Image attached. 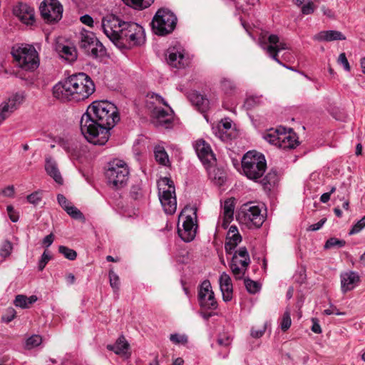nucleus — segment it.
<instances>
[{
    "label": "nucleus",
    "mask_w": 365,
    "mask_h": 365,
    "mask_svg": "<svg viewBox=\"0 0 365 365\" xmlns=\"http://www.w3.org/2000/svg\"><path fill=\"white\" fill-rule=\"evenodd\" d=\"M57 200L61 207L65 210L66 207H69L72 203L69 202L66 197L61 194L57 195Z\"/></svg>",
    "instance_id": "nucleus-56"
},
{
    "label": "nucleus",
    "mask_w": 365,
    "mask_h": 365,
    "mask_svg": "<svg viewBox=\"0 0 365 365\" xmlns=\"http://www.w3.org/2000/svg\"><path fill=\"white\" fill-rule=\"evenodd\" d=\"M338 63L343 66L345 71H350V65L344 53H341L339 54L338 58Z\"/></svg>",
    "instance_id": "nucleus-53"
},
{
    "label": "nucleus",
    "mask_w": 365,
    "mask_h": 365,
    "mask_svg": "<svg viewBox=\"0 0 365 365\" xmlns=\"http://www.w3.org/2000/svg\"><path fill=\"white\" fill-rule=\"evenodd\" d=\"M120 120L118 108L108 101H93L81 116V131L88 142L105 145L110 137V130Z\"/></svg>",
    "instance_id": "nucleus-1"
},
{
    "label": "nucleus",
    "mask_w": 365,
    "mask_h": 365,
    "mask_svg": "<svg viewBox=\"0 0 365 365\" xmlns=\"http://www.w3.org/2000/svg\"><path fill=\"white\" fill-rule=\"evenodd\" d=\"M200 305L205 309H216L217 303L212 290L211 284L208 280L203 281L198 291Z\"/></svg>",
    "instance_id": "nucleus-17"
},
{
    "label": "nucleus",
    "mask_w": 365,
    "mask_h": 365,
    "mask_svg": "<svg viewBox=\"0 0 365 365\" xmlns=\"http://www.w3.org/2000/svg\"><path fill=\"white\" fill-rule=\"evenodd\" d=\"M28 300L27 297L22 294H19L16 297L14 300V304L16 307H21L22 309L28 308Z\"/></svg>",
    "instance_id": "nucleus-51"
},
{
    "label": "nucleus",
    "mask_w": 365,
    "mask_h": 365,
    "mask_svg": "<svg viewBox=\"0 0 365 365\" xmlns=\"http://www.w3.org/2000/svg\"><path fill=\"white\" fill-rule=\"evenodd\" d=\"M315 6L312 1H308L302 7V12L304 15L311 14L314 11Z\"/></svg>",
    "instance_id": "nucleus-55"
},
{
    "label": "nucleus",
    "mask_w": 365,
    "mask_h": 365,
    "mask_svg": "<svg viewBox=\"0 0 365 365\" xmlns=\"http://www.w3.org/2000/svg\"><path fill=\"white\" fill-rule=\"evenodd\" d=\"M13 250V245L9 240H5L0 246V256L2 257H9Z\"/></svg>",
    "instance_id": "nucleus-42"
},
{
    "label": "nucleus",
    "mask_w": 365,
    "mask_h": 365,
    "mask_svg": "<svg viewBox=\"0 0 365 365\" xmlns=\"http://www.w3.org/2000/svg\"><path fill=\"white\" fill-rule=\"evenodd\" d=\"M266 98L262 96H251L247 97L244 103V106L246 109L250 110L257 106L263 104Z\"/></svg>",
    "instance_id": "nucleus-34"
},
{
    "label": "nucleus",
    "mask_w": 365,
    "mask_h": 365,
    "mask_svg": "<svg viewBox=\"0 0 365 365\" xmlns=\"http://www.w3.org/2000/svg\"><path fill=\"white\" fill-rule=\"evenodd\" d=\"M283 132L277 147L282 149H292L297 145V140L294 133L287 132L285 128H282Z\"/></svg>",
    "instance_id": "nucleus-25"
},
{
    "label": "nucleus",
    "mask_w": 365,
    "mask_h": 365,
    "mask_svg": "<svg viewBox=\"0 0 365 365\" xmlns=\"http://www.w3.org/2000/svg\"><path fill=\"white\" fill-rule=\"evenodd\" d=\"M42 200V194L39 191L34 192L27 196V201L34 205H38Z\"/></svg>",
    "instance_id": "nucleus-50"
},
{
    "label": "nucleus",
    "mask_w": 365,
    "mask_h": 365,
    "mask_svg": "<svg viewBox=\"0 0 365 365\" xmlns=\"http://www.w3.org/2000/svg\"><path fill=\"white\" fill-rule=\"evenodd\" d=\"M101 27L106 36L119 48L140 46L145 40V31L140 25L123 21L114 15L103 18Z\"/></svg>",
    "instance_id": "nucleus-2"
},
{
    "label": "nucleus",
    "mask_w": 365,
    "mask_h": 365,
    "mask_svg": "<svg viewBox=\"0 0 365 365\" xmlns=\"http://www.w3.org/2000/svg\"><path fill=\"white\" fill-rule=\"evenodd\" d=\"M51 259V256L50 255V254L48 252L44 251L38 263V270L42 271Z\"/></svg>",
    "instance_id": "nucleus-52"
},
{
    "label": "nucleus",
    "mask_w": 365,
    "mask_h": 365,
    "mask_svg": "<svg viewBox=\"0 0 365 365\" xmlns=\"http://www.w3.org/2000/svg\"><path fill=\"white\" fill-rule=\"evenodd\" d=\"M80 20L85 25H87L90 27L93 26V19L91 16L88 14L81 16Z\"/></svg>",
    "instance_id": "nucleus-60"
},
{
    "label": "nucleus",
    "mask_w": 365,
    "mask_h": 365,
    "mask_svg": "<svg viewBox=\"0 0 365 365\" xmlns=\"http://www.w3.org/2000/svg\"><path fill=\"white\" fill-rule=\"evenodd\" d=\"M155 159L158 164L165 167H170L171 163L165 149L162 145L154 147Z\"/></svg>",
    "instance_id": "nucleus-27"
},
{
    "label": "nucleus",
    "mask_w": 365,
    "mask_h": 365,
    "mask_svg": "<svg viewBox=\"0 0 365 365\" xmlns=\"http://www.w3.org/2000/svg\"><path fill=\"white\" fill-rule=\"evenodd\" d=\"M45 169L48 175H50L58 184L63 183V178L59 172L56 162L51 157L46 159Z\"/></svg>",
    "instance_id": "nucleus-26"
},
{
    "label": "nucleus",
    "mask_w": 365,
    "mask_h": 365,
    "mask_svg": "<svg viewBox=\"0 0 365 365\" xmlns=\"http://www.w3.org/2000/svg\"><path fill=\"white\" fill-rule=\"evenodd\" d=\"M6 210L10 220L13 222H16L19 220V215L15 212L14 207L12 205H8L6 207Z\"/></svg>",
    "instance_id": "nucleus-57"
},
{
    "label": "nucleus",
    "mask_w": 365,
    "mask_h": 365,
    "mask_svg": "<svg viewBox=\"0 0 365 365\" xmlns=\"http://www.w3.org/2000/svg\"><path fill=\"white\" fill-rule=\"evenodd\" d=\"M313 39L317 41H343L346 39V36L341 31L328 30L322 31L315 34Z\"/></svg>",
    "instance_id": "nucleus-24"
},
{
    "label": "nucleus",
    "mask_w": 365,
    "mask_h": 365,
    "mask_svg": "<svg viewBox=\"0 0 365 365\" xmlns=\"http://www.w3.org/2000/svg\"><path fill=\"white\" fill-rule=\"evenodd\" d=\"M235 207V200L234 198H228L225 200L222 205V212L220 216L217 226L227 229L229 224L233 220L234 210Z\"/></svg>",
    "instance_id": "nucleus-21"
},
{
    "label": "nucleus",
    "mask_w": 365,
    "mask_h": 365,
    "mask_svg": "<svg viewBox=\"0 0 365 365\" xmlns=\"http://www.w3.org/2000/svg\"><path fill=\"white\" fill-rule=\"evenodd\" d=\"M58 251L61 254H62L66 258L69 260H74L77 257V253L75 250L70 249L66 246H59Z\"/></svg>",
    "instance_id": "nucleus-43"
},
{
    "label": "nucleus",
    "mask_w": 365,
    "mask_h": 365,
    "mask_svg": "<svg viewBox=\"0 0 365 365\" xmlns=\"http://www.w3.org/2000/svg\"><path fill=\"white\" fill-rule=\"evenodd\" d=\"M219 284L223 300L230 302L232 299V284L230 277L226 272L222 273Z\"/></svg>",
    "instance_id": "nucleus-23"
},
{
    "label": "nucleus",
    "mask_w": 365,
    "mask_h": 365,
    "mask_svg": "<svg viewBox=\"0 0 365 365\" xmlns=\"http://www.w3.org/2000/svg\"><path fill=\"white\" fill-rule=\"evenodd\" d=\"M278 180L277 173L276 171L271 170L262 179V183L265 186L274 185Z\"/></svg>",
    "instance_id": "nucleus-39"
},
{
    "label": "nucleus",
    "mask_w": 365,
    "mask_h": 365,
    "mask_svg": "<svg viewBox=\"0 0 365 365\" xmlns=\"http://www.w3.org/2000/svg\"><path fill=\"white\" fill-rule=\"evenodd\" d=\"M365 227V215L356 223H355L351 230L349 231V235H354L359 232Z\"/></svg>",
    "instance_id": "nucleus-49"
},
{
    "label": "nucleus",
    "mask_w": 365,
    "mask_h": 365,
    "mask_svg": "<svg viewBox=\"0 0 365 365\" xmlns=\"http://www.w3.org/2000/svg\"><path fill=\"white\" fill-rule=\"evenodd\" d=\"M326 221H327L326 218L321 219L318 222L311 225L309 227V230H311V231L319 230V229H321L322 227V226L326 222Z\"/></svg>",
    "instance_id": "nucleus-61"
},
{
    "label": "nucleus",
    "mask_w": 365,
    "mask_h": 365,
    "mask_svg": "<svg viewBox=\"0 0 365 365\" xmlns=\"http://www.w3.org/2000/svg\"><path fill=\"white\" fill-rule=\"evenodd\" d=\"M269 45L265 42L259 41L260 46L266 51L268 56L277 62L279 64L286 67L287 68L295 71L292 67H288L283 64L277 57L278 53L281 51L289 49V46L284 41H280L279 37L274 34H271L268 37Z\"/></svg>",
    "instance_id": "nucleus-14"
},
{
    "label": "nucleus",
    "mask_w": 365,
    "mask_h": 365,
    "mask_svg": "<svg viewBox=\"0 0 365 365\" xmlns=\"http://www.w3.org/2000/svg\"><path fill=\"white\" fill-rule=\"evenodd\" d=\"M244 174L250 180H257L264 175L267 164L264 156L256 151H248L242 159Z\"/></svg>",
    "instance_id": "nucleus-6"
},
{
    "label": "nucleus",
    "mask_w": 365,
    "mask_h": 365,
    "mask_svg": "<svg viewBox=\"0 0 365 365\" xmlns=\"http://www.w3.org/2000/svg\"><path fill=\"white\" fill-rule=\"evenodd\" d=\"M65 211L73 219L82 220H85V217H84L83 213L76 207H75L73 204L69 205V207H66Z\"/></svg>",
    "instance_id": "nucleus-38"
},
{
    "label": "nucleus",
    "mask_w": 365,
    "mask_h": 365,
    "mask_svg": "<svg viewBox=\"0 0 365 365\" xmlns=\"http://www.w3.org/2000/svg\"><path fill=\"white\" fill-rule=\"evenodd\" d=\"M63 148L68 154L74 158H78L81 155V146L77 142L67 143L64 144Z\"/></svg>",
    "instance_id": "nucleus-33"
},
{
    "label": "nucleus",
    "mask_w": 365,
    "mask_h": 365,
    "mask_svg": "<svg viewBox=\"0 0 365 365\" xmlns=\"http://www.w3.org/2000/svg\"><path fill=\"white\" fill-rule=\"evenodd\" d=\"M109 282L113 289L117 292L119 289L120 279L118 275L112 269L109 271Z\"/></svg>",
    "instance_id": "nucleus-44"
},
{
    "label": "nucleus",
    "mask_w": 365,
    "mask_h": 365,
    "mask_svg": "<svg viewBox=\"0 0 365 365\" xmlns=\"http://www.w3.org/2000/svg\"><path fill=\"white\" fill-rule=\"evenodd\" d=\"M107 349L113 351L116 354L125 356L129 349V344L123 336H120L114 344L108 345Z\"/></svg>",
    "instance_id": "nucleus-28"
},
{
    "label": "nucleus",
    "mask_w": 365,
    "mask_h": 365,
    "mask_svg": "<svg viewBox=\"0 0 365 365\" xmlns=\"http://www.w3.org/2000/svg\"><path fill=\"white\" fill-rule=\"evenodd\" d=\"M242 241L240 234H227L225 249L227 254H232L234 249Z\"/></svg>",
    "instance_id": "nucleus-30"
},
{
    "label": "nucleus",
    "mask_w": 365,
    "mask_h": 365,
    "mask_svg": "<svg viewBox=\"0 0 365 365\" xmlns=\"http://www.w3.org/2000/svg\"><path fill=\"white\" fill-rule=\"evenodd\" d=\"M188 98L191 103L202 111H204L208 105V100L197 92L190 93Z\"/></svg>",
    "instance_id": "nucleus-31"
},
{
    "label": "nucleus",
    "mask_w": 365,
    "mask_h": 365,
    "mask_svg": "<svg viewBox=\"0 0 365 365\" xmlns=\"http://www.w3.org/2000/svg\"><path fill=\"white\" fill-rule=\"evenodd\" d=\"M167 61L169 65L177 68H184L189 63V59L184 55V49L180 45L168 49Z\"/></svg>",
    "instance_id": "nucleus-18"
},
{
    "label": "nucleus",
    "mask_w": 365,
    "mask_h": 365,
    "mask_svg": "<svg viewBox=\"0 0 365 365\" xmlns=\"http://www.w3.org/2000/svg\"><path fill=\"white\" fill-rule=\"evenodd\" d=\"M61 55L68 61H73L77 58L76 49L72 46H64L61 49Z\"/></svg>",
    "instance_id": "nucleus-37"
},
{
    "label": "nucleus",
    "mask_w": 365,
    "mask_h": 365,
    "mask_svg": "<svg viewBox=\"0 0 365 365\" xmlns=\"http://www.w3.org/2000/svg\"><path fill=\"white\" fill-rule=\"evenodd\" d=\"M245 285L247 292H250V294H255L260 289V286L259 283L250 279H245Z\"/></svg>",
    "instance_id": "nucleus-45"
},
{
    "label": "nucleus",
    "mask_w": 365,
    "mask_h": 365,
    "mask_svg": "<svg viewBox=\"0 0 365 365\" xmlns=\"http://www.w3.org/2000/svg\"><path fill=\"white\" fill-rule=\"evenodd\" d=\"M194 147L199 159L206 168L215 161V155L210 145L204 140H197Z\"/></svg>",
    "instance_id": "nucleus-19"
},
{
    "label": "nucleus",
    "mask_w": 365,
    "mask_h": 365,
    "mask_svg": "<svg viewBox=\"0 0 365 365\" xmlns=\"http://www.w3.org/2000/svg\"><path fill=\"white\" fill-rule=\"evenodd\" d=\"M78 38L79 48L87 55L93 58L103 55L104 47L93 32L83 29L79 33Z\"/></svg>",
    "instance_id": "nucleus-12"
},
{
    "label": "nucleus",
    "mask_w": 365,
    "mask_h": 365,
    "mask_svg": "<svg viewBox=\"0 0 365 365\" xmlns=\"http://www.w3.org/2000/svg\"><path fill=\"white\" fill-rule=\"evenodd\" d=\"M170 340L177 345H185L187 342V336L185 334L175 333L170 336Z\"/></svg>",
    "instance_id": "nucleus-40"
},
{
    "label": "nucleus",
    "mask_w": 365,
    "mask_h": 365,
    "mask_svg": "<svg viewBox=\"0 0 365 365\" xmlns=\"http://www.w3.org/2000/svg\"><path fill=\"white\" fill-rule=\"evenodd\" d=\"M231 127V121L227 119L222 120L218 125V131L216 135L222 141H227L231 138V134L227 133Z\"/></svg>",
    "instance_id": "nucleus-29"
},
{
    "label": "nucleus",
    "mask_w": 365,
    "mask_h": 365,
    "mask_svg": "<svg viewBox=\"0 0 365 365\" xmlns=\"http://www.w3.org/2000/svg\"><path fill=\"white\" fill-rule=\"evenodd\" d=\"M346 242L343 240H339L335 237L329 239L324 245L325 249H330L333 247H342L345 245Z\"/></svg>",
    "instance_id": "nucleus-46"
},
{
    "label": "nucleus",
    "mask_w": 365,
    "mask_h": 365,
    "mask_svg": "<svg viewBox=\"0 0 365 365\" xmlns=\"http://www.w3.org/2000/svg\"><path fill=\"white\" fill-rule=\"evenodd\" d=\"M130 194L133 199L138 200L142 196V190L139 186H133Z\"/></svg>",
    "instance_id": "nucleus-58"
},
{
    "label": "nucleus",
    "mask_w": 365,
    "mask_h": 365,
    "mask_svg": "<svg viewBox=\"0 0 365 365\" xmlns=\"http://www.w3.org/2000/svg\"><path fill=\"white\" fill-rule=\"evenodd\" d=\"M13 14L24 24L32 25L35 21L34 9L27 4L18 3L13 8Z\"/></svg>",
    "instance_id": "nucleus-20"
},
{
    "label": "nucleus",
    "mask_w": 365,
    "mask_h": 365,
    "mask_svg": "<svg viewBox=\"0 0 365 365\" xmlns=\"http://www.w3.org/2000/svg\"><path fill=\"white\" fill-rule=\"evenodd\" d=\"M340 279L341 288L344 293L354 289L360 281V277L358 273L353 271L341 273Z\"/></svg>",
    "instance_id": "nucleus-22"
},
{
    "label": "nucleus",
    "mask_w": 365,
    "mask_h": 365,
    "mask_svg": "<svg viewBox=\"0 0 365 365\" xmlns=\"http://www.w3.org/2000/svg\"><path fill=\"white\" fill-rule=\"evenodd\" d=\"M123 1L135 9H143L150 6L154 0H123Z\"/></svg>",
    "instance_id": "nucleus-36"
},
{
    "label": "nucleus",
    "mask_w": 365,
    "mask_h": 365,
    "mask_svg": "<svg viewBox=\"0 0 365 365\" xmlns=\"http://www.w3.org/2000/svg\"><path fill=\"white\" fill-rule=\"evenodd\" d=\"M24 98V93L18 92L11 95L0 104V125L22 104Z\"/></svg>",
    "instance_id": "nucleus-16"
},
{
    "label": "nucleus",
    "mask_w": 365,
    "mask_h": 365,
    "mask_svg": "<svg viewBox=\"0 0 365 365\" xmlns=\"http://www.w3.org/2000/svg\"><path fill=\"white\" fill-rule=\"evenodd\" d=\"M148 96L156 102L167 106V109L155 107L153 110V123L157 127L170 128L173 125L174 113L165 99L158 93H149Z\"/></svg>",
    "instance_id": "nucleus-11"
},
{
    "label": "nucleus",
    "mask_w": 365,
    "mask_h": 365,
    "mask_svg": "<svg viewBox=\"0 0 365 365\" xmlns=\"http://www.w3.org/2000/svg\"><path fill=\"white\" fill-rule=\"evenodd\" d=\"M292 320L290 317V311L287 309L281 319L280 327L282 331H287L291 326Z\"/></svg>",
    "instance_id": "nucleus-41"
},
{
    "label": "nucleus",
    "mask_w": 365,
    "mask_h": 365,
    "mask_svg": "<svg viewBox=\"0 0 365 365\" xmlns=\"http://www.w3.org/2000/svg\"><path fill=\"white\" fill-rule=\"evenodd\" d=\"M16 317V311L13 308L8 309L6 314L1 317L2 321L5 322H11Z\"/></svg>",
    "instance_id": "nucleus-54"
},
{
    "label": "nucleus",
    "mask_w": 365,
    "mask_h": 365,
    "mask_svg": "<svg viewBox=\"0 0 365 365\" xmlns=\"http://www.w3.org/2000/svg\"><path fill=\"white\" fill-rule=\"evenodd\" d=\"M220 88L225 95H232L235 92L237 87L231 79L223 78L220 81Z\"/></svg>",
    "instance_id": "nucleus-35"
},
{
    "label": "nucleus",
    "mask_w": 365,
    "mask_h": 365,
    "mask_svg": "<svg viewBox=\"0 0 365 365\" xmlns=\"http://www.w3.org/2000/svg\"><path fill=\"white\" fill-rule=\"evenodd\" d=\"M197 227L196 210L192 207H185L178 217L179 236L185 242H191L195 237Z\"/></svg>",
    "instance_id": "nucleus-7"
},
{
    "label": "nucleus",
    "mask_w": 365,
    "mask_h": 365,
    "mask_svg": "<svg viewBox=\"0 0 365 365\" xmlns=\"http://www.w3.org/2000/svg\"><path fill=\"white\" fill-rule=\"evenodd\" d=\"M283 128H279L277 129H270L267 133H265L263 135L264 139L269 143L270 144L274 145L277 147L279 138L281 137V134L283 132Z\"/></svg>",
    "instance_id": "nucleus-32"
},
{
    "label": "nucleus",
    "mask_w": 365,
    "mask_h": 365,
    "mask_svg": "<svg viewBox=\"0 0 365 365\" xmlns=\"http://www.w3.org/2000/svg\"><path fill=\"white\" fill-rule=\"evenodd\" d=\"M0 194L5 197H13L14 194V187L13 185H9L2 190H0Z\"/></svg>",
    "instance_id": "nucleus-59"
},
{
    "label": "nucleus",
    "mask_w": 365,
    "mask_h": 365,
    "mask_svg": "<svg viewBox=\"0 0 365 365\" xmlns=\"http://www.w3.org/2000/svg\"><path fill=\"white\" fill-rule=\"evenodd\" d=\"M41 341L42 339L39 335H33L27 339L26 341V347L28 349H31L40 345Z\"/></svg>",
    "instance_id": "nucleus-47"
},
{
    "label": "nucleus",
    "mask_w": 365,
    "mask_h": 365,
    "mask_svg": "<svg viewBox=\"0 0 365 365\" xmlns=\"http://www.w3.org/2000/svg\"><path fill=\"white\" fill-rule=\"evenodd\" d=\"M53 240H54L53 235L50 234V235H46L43 238V243L46 247H48L52 245Z\"/></svg>",
    "instance_id": "nucleus-64"
},
{
    "label": "nucleus",
    "mask_w": 365,
    "mask_h": 365,
    "mask_svg": "<svg viewBox=\"0 0 365 365\" xmlns=\"http://www.w3.org/2000/svg\"><path fill=\"white\" fill-rule=\"evenodd\" d=\"M267 323L265 322L261 327H252L250 330V336L255 339L261 338L267 329Z\"/></svg>",
    "instance_id": "nucleus-48"
},
{
    "label": "nucleus",
    "mask_w": 365,
    "mask_h": 365,
    "mask_svg": "<svg viewBox=\"0 0 365 365\" xmlns=\"http://www.w3.org/2000/svg\"><path fill=\"white\" fill-rule=\"evenodd\" d=\"M95 91V85L85 73L73 74L53 87V96L61 101H81Z\"/></svg>",
    "instance_id": "nucleus-3"
},
{
    "label": "nucleus",
    "mask_w": 365,
    "mask_h": 365,
    "mask_svg": "<svg viewBox=\"0 0 365 365\" xmlns=\"http://www.w3.org/2000/svg\"><path fill=\"white\" fill-rule=\"evenodd\" d=\"M250 264V258L245 247H240L234 254L230 267L236 279L244 277L245 272Z\"/></svg>",
    "instance_id": "nucleus-13"
},
{
    "label": "nucleus",
    "mask_w": 365,
    "mask_h": 365,
    "mask_svg": "<svg viewBox=\"0 0 365 365\" xmlns=\"http://www.w3.org/2000/svg\"><path fill=\"white\" fill-rule=\"evenodd\" d=\"M39 10L42 18L48 23L57 21L62 17L63 6L58 0H44Z\"/></svg>",
    "instance_id": "nucleus-15"
},
{
    "label": "nucleus",
    "mask_w": 365,
    "mask_h": 365,
    "mask_svg": "<svg viewBox=\"0 0 365 365\" xmlns=\"http://www.w3.org/2000/svg\"><path fill=\"white\" fill-rule=\"evenodd\" d=\"M324 313L326 315L336 314V315L340 316V315H343L344 314L343 312H339L336 308V307H334V306H331L329 309H327L324 310Z\"/></svg>",
    "instance_id": "nucleus-62"
},
{
    "label": "nucleus",
    "mask_w": 365,
    "mask_h": 365,
    "mask_svg": "<svg viewBox=\"0 0 365 365\" xmlns=\"http://www.w3.org/2000/svg\"><path fill=\"white\" fill-rule=\"evenodd\" d=\"M312 331L316 334H320L322 329L317 319H312Z\"/></svg>",
    "instance_id": "nucleus-63"
},
{
    "label": "nucleus",
    "mask_w": 365,
    "mask_h": 365,
    "mask_svg": "<svg viewBox=\"0 0 365 365\" xmlns=\"http://www.w3.org/2000/svg\"><path fill=\"white\" fill-rule=\"evenodd\" d=\"M175 15L168 9H160L152 21L154 32L158 35H165L172 32L176 25Z\"/></svg>",
    "instance_id": "nucleus-10"
},
{
    "label": "nucleus",
    "mask_w": 365,
    "mask_h": 365,
    "mask_svg": "<svg viewBox=\"0 0 365 365\" xmlns=\"http://www.w3.org/2000/svg\"><path fill=\"white\" fill-rule=\"evenodd\" d=\"M237 221L249 229L259 228L265 220L262 209L253 202L243 204L237 212Z\"/></svg>",
    "instance_id": "nucleus-5"
},
{
    "label": "nucleus",
    "mask_w": 365,
    "mask_h": 365,
    "mask_svg": "<svg viewBox=\"0 0 365 365\" xmlns=\"http://www.w3.org/2000/svg\"><path fill=\"white\" fill-rule=\"evenodd\" d=\"M106 176L109 185L115 189L122 188L127 184L128 180V167L123 160L114 159L108 163Z\"/></svg>",
    "instance_id": "nucleus-9"
},
{
    "label": "nucleus",
    "mask_w": 365,
    "mask_h": 365,
    "mask_svg": "<svg viewBox=\"0 0 365 365\" xmlns=\"http://www.w3.org/2000/svg\"><path fill=\"white\" fill-rule=\"evenodd\" d=\"M158 197L164 212L173 215L177 210V199L173 181L168 178H161L158 182Z\"/></svg>",
    "instance_id": "nucleus-8"
},
{
    "label": "nucleus",
    "mask_w": 365,
    "mask_h": 365,
    "mask_svg": "<svg viewBox=\"0 0 365 365\" xmlns=\"http://www.w3.org/2000/svg\"><path fill=\"white\" fill-rule=\"evenodd\" d=\"M11 54L16 64L24 71H32L39 66L38 53L31 45L16 44L12 46Z\"/></svg>",
    "instance_id": "nucleus-4"
}]
</instances>
